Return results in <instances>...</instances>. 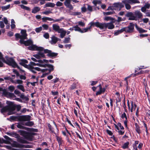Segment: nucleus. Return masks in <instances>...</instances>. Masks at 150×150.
<instances>
[{
  "label": "nucleus",
  "instance_id": "f257e3e1",
  "mask_svg": "<svg viewBox=\"0 0 150 150\" xmlns=\"http://www.w3.org/2000/svg\"><path fill=\"white\" fill-rule=\"evenodd\" d=\"M28 49L30 50L43 51L45 53H47V56L50 58L54 59L57 57L58 53L52 52L51 50L47 49H45L44 48L41 47H38L36 45H32L28 47Z\"/></svg>",
  "mask_w": 150,
  "mask_h": 150
},
{
  "label": "nucleus",
  "instance_id": "f03ea898",
  "mask_svg": "<svg viewBox=\"0 0 150 150\" xmlns=\"http://www.w3.org/2000/svg\"><path fill=\"white\" fill-rule=\"evenodd\" d=\"M31 117L29 115H22L17 116H11L10 119L12 120L20 122L30 121Z\"/></svg>",
  "mask_w": 150,
  "mask_h": 150
},
{
  "label": "nucleus",
  "instance_id": "7ed1b4c3",
  "mask_svg": "<svg viewBox=\"0 0 150 150\" xmlns=\"http://www.w3.org/2000/svg\"><path fill=\"white\" fill-rule=\"evenodd\" d=\"M21 35H20L19 33H17L15 34L16 40H18L19 39L20 40H25L27 39L28 38L27 36V34L26 33V30H22L21 32Z\"/></svg>",
  "mask_w": 150,
  "mask_h": 150
},
{
  "label": "nucleus",
  "instance_id": "20e7f679",
  "mask_svg": "<svg viewBox=\"0 0 150 150\" xmlns=\"http://www.w3.org/2000/svg\"><path fill=\"white\" fill-rule=\"evenodd\" d=\"M122 2L125 5V8L127 10H129L131 8V6L129 4H132L136 3H139L140 1L137 0H123Z\"/></svg>",
  "mask_w": 150,
  "mask_h": 150
},
{
  "label": "nucleus",
  "instance_id": "39448f33",
  "mask_svg": "<svg viewBox=\"0 0 150 150\" xmlns=\"http://www.w3.org/2000/svg\"><path fill=\"white\" fill-rule=\"evenodd\" d=\"M18 132L20 133V135L23 136L25 139L30 141L32 140V138L31 137L30 132L22 130H19Z\"/></svg>",
  "mask_w": 150,
  "mask_h": 150
},
{
  "label": "nucleus",
  "instance_id": "423d86ee",
  "mask_svg": "<svg viewBox=\"0 0 150 150\" xmlns=\"http://www.w3.org/2000/svg\"><path fill=\"white\" fill-rule=\"evenodd\" d=\"M134 24L132 23H129V25L126 27H124V31L126 33H131L134 32Z\"/></svg>",
  "mask_w": 150,
  "mask_h": 150
},
{
  "label": "nucleus",
  "instance_id": "0eeeda50",
  "mask_svg": "<svg viewBox=\"0 0 150 150\" xmlns=\"http://www.w3.org/2000/svg\"><path fill=\"white\" fill-rule=\"evenodd\" d=\"M6 64L9 66H11L14 68H16L18 65L13 58L11 57L8 58V57H7Z\"/></svg>",
  "mask_w": 150,
  "mask_h": 150
},
{
  "label": "nucleus",
  "instance_id": "6e6552de",
  "mask_svg": "<svg viewBox=\"0 0 150 150\" xmlns=\"http://www.w3.org/2000/svg\"><path fill=\"white\" fill-rule=\"evenodd\" d=\"M6 103L8 105V111L12 112L16 110L15 105L13 103L9 101H7Z\"/></svg>",
  "mask_w": 150,
  "mask_h": 150
},
{
  "label": "nucleus",
  "instance_id": "1a4fd4ad",
  "mask_svg": "<svg viewBox=\"0 0 150 150\" xmlns=\"http://www.w3.org/2000/svg\"><path fill=\"white\" fill-rule=\"evenodd\" d=\"M101 29H106L108 28V29H112L114 28V25L111 23H102Z\"/></svg>",
  "mask_w": 150,
  "mask_h": 150
},
{
  "label": "nucleus",
  "instance_id": "9d476101",
  "mask_svg": "<svg viewBox=\"0 0 150 150\" xmlns=\"http://www.w3.org/2000/svg\"><path fill=\"white\" fill-rule=\"evenodd\" d=\"M108 85H105V88H102V85L101 84H100L98 86H97L98 87H99V90L96 93V96L98 95H100L102 93H104L105 90L106 89V88L108 87Z\"/></svg>",
  "mask_w": 150,
  "mask_h": 150
},
{
  "label": "nucleus",
  "instance_id": "9b49d317",
  "mask_svg": "<svg viewBox=\"0 0 150 150\" xmlns=\"http://www.w3.org/2000/svg\"><path fill=\"white\" fill-rule=\"evenodd\" d=\"M24 40H20L19 42L21 44H24L26 46H28L33 44V42L31 40L28 39L26 41H24Z\"/></svg>",
  "mask_w": 150,
  "mask_h": 150
},
{
  "label": "nucleus",
  "instance_id": "f8f14e48",
  "mask_svg": "<svg viewBox=\"0 0 150 150\" xmlns=\"http://www.w3.org/2000/svg\"><path fill=\"white\" fill-rule=\"evenodd\" d=\"M125 16L129 17V20H137V18L135 16H134L132 13L131 12H128L126 15Z\"/></svg>",
  "mask_w": 150,
  "mask_h": 150
},
{
  "label": "nucleus",
  "instance_id": "ddd939ff",
  "mask_svg": "<svg viewBox=\"0 0 150 150\" xmlns=\"http://www.w3.org/2000/svg\"><path fill=\"white\" fill-rule=\"evenodd\" d=\"M89 24L90 25L89 27H91V28L92 27H94L95 26L98 28H99L101 29L102 27V23H100L98 22H97L96 23L94 22L93 21L91 22Z\"/></svg>",
  "mask_w": 150,
  "mask_h": 150
},
{
  "label": "nucleus",
  "instance_id": "4468645a",
  "mask_svg": "<svg viewBox=\"0 0 150 150\" xmlns=\"http://www.w3.org/2000/svg\"><path fill=\"white\" fill-rule=\"evenodd\" d=\"M71 1L70 0H65L64 2L65 6L67 8H69L70 10H73V7L72 5L71 4Z\"/></svg>",
  "mask_w": 150,
  "mask_h": 150
},
{
  "label": "nucleus",
  "instance_id": "2eb2a0df",
  "mask_svg": "<svg viewBox=\"0 0 150 150\" xmlns=\"http://www.w3.org/2000/svg\"><path fill=\"white\" fill-rule=\"evenodd\" d=\"M113 7L116 8H120L119 10H120L122 8L124 7V5L122 3L120 2L114 3L113 4Z\"/></svg>",
  "mask_w": 150,
  "mask_h": 150
},
{
  "label": "nucleus",
  "instance_id": "dca6fc26",
  "mask_svg": "<svg viewBox=\"0 0 150 150\" xmlns=\"http://www.w3.org/2000/svg\"><path fill=\"white\" fill-rule=\"evenodd\" d=\"M135 26L136 29L139 31V33H146L147 31V30H145L142 28L139 27L136 24L135 25Z\"/></svg>",
  "mask_w": 150,
  "mask_h": 150
},
{
  "label": "nucleus",
  "instance_id": "f3484780",
  "mask_svg": "<svg viewBox=\"0 0 150 150\" xmlns=\"http://www.w3.org/2000/svg\"><path fill=\"white\" fill-rule=\"evenodd\" d=\"M134 15L137 18H140L143 16L142 14L139 11L137 10L135 11Z\"/></svg>",
  "mask_w": 150,
  "mask_h": 150
},
{
  "label": "nucleus",
  "instance_id": "a211bd4d",
  "mask_svg": "<svg viewBox=\"0 0 150 150\" xmlns=\"http://www.w3.org/2000/svg\"><path fill=\"white\" fill-rule=\"evenodd\" d=\"M134 125L135 127V130L139 134H140L141 133V131L140 126L138 125L137 123H135Z\"/></svg>",
  "mask_w": 150,
  "mask_h": 150
},
{
  "label": "nucleus",
  "instance_id": "6ab92c4d",
  "mask_svg": "<svg viewBox=\"0 0 150 150\" xmlns=\"http://www.w3.org/2000/svg\"><path fill=\"white\" fill-rule=\"evenodd\" d=\"M17 141L18 142L20 143H21L23 144H28L29 142H28L27 141L25 140L23 138H22L21 137H19L17 139Z\"/></svg>",
  "mask_w": 150,
  "mask_h": 150
},
{
  "label": "nucleus",
  "instance_id": "aec40b11",
  "mask_svg": "<svg viewBox=\"0 0 150 150\" xmlns=\"http://www.w3.org/2000/svg\"><path fill=\"white\" fill-rule=\"evenodd\" d=\"M58 41V38L54 36H53L52 38V40L50 41V43L52 44H55Z\"/></svg>",
  "mask_w": 150,
  "mask_h": 150
},
{
  "label": "nucleus",
  "instance_id": "412c9836",
  "mask_svg": "<svg viewBox=\"0 0 150 150\" xmlns=\"http://www.w3.org/2000/svg\"><path fill=\"white\" fill-rule=\"evenodd\" d=\"M15 124H17L16 125L17 127L20 129H22L26 130L27 129V127L23 126L22 125L23 124V123H16ZM22 125H23L22 124Z\"/></svg>",
  "mask_w": 150,
  "mask_h": 150
},
{
  "label": "nucleus",
  "instance_id": "4be33fe9",
  "mask_svg": "<svg viewBox=\"0 0 150 150\" xmlns=\"http://www.w3.org/2000/svg\"><path fill=\"white\" fill-rule=\"evenodd\" d=\"M40 10V8L39 7L35 6L32 9V13H36L39 11Z\"/></svg>",
  "mask_w": 150,
  "mask_h": 150
},
{
  "label": "nucleus",
  "instance_id": "5701e85b",
  "mask_svg": "<svg viewBox=\"0 0 150 150\" xmlns=\"http://www.w3.org/2000/svg\"><path fill=\"white\" fill-rule=\"evenodd\" d=\"M56 138L57 140V141L58 143L59 144V146H60L62 144V142L63 141L62 140V137H59L58 136H56Z\"/></svg>",
  "mask_w": 150,
  "mask_h": 150
},
{
  "label": "nucleus",
  "instance_id": "b1692460",
  "mask_svg": "<svg viewBox=\"0 0 150 150\" xmlns=\"http://www.w3.org/2000/svg\"><path fill=\"white\" fill-rule=\"evenodd\" d=\"M47 67L49 68V69H48L49 74L50 73L51 71H54V66L50 64H48Z\"/></svg>",
  "mask_w": 150,
  "mask_h": 150
},
{
  "label": "nucleus",
  "instance_id": "393cba45",
  "mask_svg": "<svg viewBox=\"0 0 150 150\" xmlns=\"http://www.w3.org/2000/svg\"><path fill=\"white\" fill-rule=\"evenodd\" d=\"M28 63V61L25 59H20V61L19 62V64L21 66H23L24 64H27Z\"/></svg>",
  "mask_w": 150,
  "mask_h": 150
},
{
  "label": "nucleus",
  "instance_id": "a878e982",
  "mask_svg": "<svg viewBox=\"0 0 150 150\" xmlns=\"http://www.w3.org/2000/svg\"><path fill=\"white\" fill-rule=\"evenodd\" d=\"M55 6V4L53 3L48 2L45 4V7H54Z\"/></svg>",
  "mask_w": 150,
  "mask_h": 150
},
{
  "label": "nucleus",
  "instance_id": "bb28decb",
  "mask_svg": "<svg viewBox=\"0 0 150 150\" xmlns=\"http://www.w3.org/2000/svg\"><path fill=\"white\" fill-rule=\"evenodd\" d=\"M60 27L59 25L56 24H53L52 25L53 29L55 31L57 32L59 29Z\"/></svg>",
  "mask_w": 150,
  "mask_h": 150
},
{
  "label": "nucleus",
  "instance_id": "cd10ccee",
  "mask_svg": "<svg viewBox=\"0 0 150 150\" xmlns=\"http://www.w3.org/2000/svg\"><path fill=\"white\" fill-rule=\"evenodd\" d=\"M92 3L94 6H96L97 4H100L101 3V2L100 0H93L92 1Z\"/></svg>",
  "mask_w": 150,
  "mask_h": 150
},
{
  "label": "nucleus",
  "instance_id": "c85d7f7f",
  "mask_svg": "<svg viewBox=\"0 0 150 150\" xmlns=\"http://www.w3.org/2000/svg\"><path fill=\"white\" fill-rule=\"evenodd\" d=\"M23 125L31 127L34 125V123L32 121H28L25 123V124H22Z\"/></svg>",
  "mask_w": 150,
  "mask_h": 150
},
{
  "label": "nucleus",
  "instance_id": "c756f323",
  "mask_svg": "<svg viewBox=\"0 0 150 150\" xmlns=\"http://www.w3.org/2000/svg\"><path fill=\"white\" fill-rule=\"evenodd\" d=\"M124 30L123 28H122L120 30L115 31L114 32V35H118L119 34L124 32Z\"/></svg>",
  "mask_w": 150,
  "mask_h": 150
},
{
  "label": "nucleus",
  "instance_id": "7c9ffc66",
  "mask_svg": "<svg viewBox=\"0 0 150 150\" xmlns=\"http://www.w3.org/2000/svg\"><path fill=\"white\" fill-rule=\"evenodd\" d=\"M20 6L22 9L24 10L29 11H30V9L29 7L25 6L23 4H21L20 5Z\"/></svg>",
  "mask_w": 150,
  "mask_h": 150
},
{
  "label": "nucleus",
  "instance_id": "2f4dec72",
  "mask_svg": "<svg viewBox=\"0 0 150 150\" xmlns=\"http://www.w3.org/2000/svg\"><path fill=\"white\" fill-rule=\"evenodd\" d=\"M47 125L50 130V131L52 133L56 134L55 132L54 131V128L52 127L50 123H48Z\"/></svg>",
  "mask_w": 150,
  "mask_h": 150
},
{
  "label": "nucleus",
  "instance_id": "473e14b6",
  "mask_svg": "<svg viewBox=\"0 0 150 150\" xmlns=\"http://www.w3.org/2000/svg\"><path fill=\"white\" fill-rule=\"evenodd\" d=\"M76 84L75 83H73L69 88V89L70 91H71L74 90L76 88Z\"/></svg>",
  "mask_w": 150,
  "mask_h": 150
},
{
  "label": "nucleus",
  "instance_id": "72a5a7b5",
  "mask_svg": "<svg viewBox=\"0 0 150 150\" xmlns=\"http://www.w3.org/2000/svg\"><path fill=\"white\" fill-rule=\"evenodd\" d=\"M74 30L76 31H79L81 33L83 32L81 31V28L78 27L77 25L74 26Z\"/></svg>",
  "mask_w": 150,
  "mask_h": 150
},
{
  "label": "nucleus",
  "instance_id": "f704fd0d",
  "mask_svg": "<svg viewBox=\"0 0 150 150\" xmlns=\"http://www.w3.org/2000/svg\"><path fill=\"white\" fill-rule=\"evenodd\" d=\"M26 130L28 131L32 132H37L38 131L37 129H35L33 128H30L27 127Z\"/></svg>",
  "mask_w": 150,
  "mask_h": 150
},
{
  "label": "nucleus",
  "instance_id": "c9c22d12",
  "mask_svg": "<svg viewBox=\"0 0 150 150\" xmlns=\"http://www.w3.org/2000/svg\"><path fill=\"white\" fill-rule=\"evenodd\" d=\"M7 111H8V108L7 105L2 108L1 110V111L2 113L5 112Z\"/></svg>",
  "mask_w": 150,
  "mask_h": 150
},
{
  "label": "nucleus",
  "instance_id": "e433bc0d",
  "mask_svg": "<svg viewBox=\"0 0 150 150\" xmlns=\"http://www.w3.org/2000/svg\"><path fill=\"white\" fill-rule=\"evenodd\" d=\"M20 97L23 100H25L26 101H28L29 100V98H28L25 96L24 94H21L20 96Z\"/></svg>",
  "mask_w": 150,
  "mask_h": 150
},
{
  "label": "nucleus",
  "instance_id": "4c0bfd02",
  "mask_svg": "<svg viewBox=\"0 0 150 150\" xmlns=\"http://www.w3.org/2000/svg\"><path fill=\"white\" fill-rule=\"evenodd\" d=\"M129 144V142H126L123 144L122 146V148L123 149L128 148Z\"/></svg>",
  "mask_w": 150,
  "mask_h": 150
},
{
  "label": "nucleus",
  "instance_id": "58836bf2",
  "mask_svg": "<svg viewBox=\"0 0 150 150\" xmlns=\"http://www.w3.org/2000/svg\"><path fill=\"white\" fill-rule=\"evenodd\" d=\"M41 51H39L38 53L40 57V58L42 57L43 58H46L45 57V56L44 54L45 53H44V52L43 53Z\"/></svg>",
  "mask_w": 150,
  "mask_h": 150
},
{
  "label": "nucleus",
  "instance_id": "ea45409f",
  "mask_svg": "<svg viewBox=\"0 0 150 150\" xmlns=\"http://www.w3.org/2000/svg\"><path fill=\"white\" fill-rule=\"evenodd\" d=\"M17 88L18 89L21 90L23 92H25V89H24V88L23 86L22 85H18L17 86Z\"/></svg>",
  "mask_w": 150,
  "mask_h": 150
},
{
  "label": "nucleus",
  "instance_id": "a19ab883",
  "mask_svg": "<svg viewBox=\"0 0 150 150\" xmlns=\"http://www.w3.org/2000/svg\"><path fill=\"white\" fill-rule=\"evenodd\" d=\"M10 6V4L6 6H1V8L2 11H4L9 9Z\"/></svg>",
  "mask_w": 150,
  "mask_h": 150
},
{
  "label": "nucleus",
  "instance_id": "79ce46f5",
  "mask_svg": "<svg viewBox=\"0 0 150 150\" xmlns=\"http://www.w3.org/2000/svg\"><path fill=\"white\" fill-rule=\"evenodd\" d=\"M115 13V12L114 11H112V12L109 11L107 12H104L103 14L104 15H111L112 14Z\"/></svg>",
  "mask_w": 150,
  "mask_h": 150
},
{
  "label": "nucleus",
  "instance_id": "37998d69",
  "mask_svg": "<svg viewBox=\"0 0 150 150\" xmlns=\"http://www.w3.org/2000/svg\"><path fill=\"white\" fill-rule=\"evenodd\" d=\"M70 38L69 37L66 38H65L64 40L63 41L64 43H67L69 42Z\"/></svg>",
  "mask_w": 150,
  "mask_h": 150
},
{
  "label": "nucleus",
  "instance_id": "c03bdc74",
  "mask_svg": "<svg viewBox=\"0 0 150 150\" xmlns=\"http://www.w3.org/2000/svg\"><path fill=\"white\" fill-rule=\"evenodd\" d=\"M64 19V17H60L59 18L56 20H54V19L53 22H59V21H62V20Z\"/></svg>",
  "mask_w": 150,
  "mask_h": 150
},
{
  "label": "nucleus",
  "instance_id": "a18cd8bd",
  "mask_svg": "<svg viewBox=\"0 0 150 150\" xmlns=\"http://www.w3.org/2000/svg\"><path fill=\"white\" fill-rule=\"evenodd\" d=\"M30 66L32 67H33V66H38L39 67L40 64L39 63H35L34 62H30Z\"/></svg>",
  "mask_w": 150,
  "mask_h": 150
},
{
  "label": "nucleus",
  "instance_id": "49530a36",
  "mask_svg": "<svg viewBox=\"0 0 150 150\" xmlns=\"http://www.w3.org/2000/svg\"><path fill=\"white\" fill-rule=\"evenodd\" d=\"M91 27H88L84 28L83 30H82L81 31L83 32L81 33H84L86 32H87L88 30H90L91 29Z\"/></svg>",
  "mask_w": 150,
  "mask_h": 150
},
{
  "label": "nucleus",
  "instance_id": "de8ad7c7",
  "mask_svg": "<svg viewBox=\"0 0 150 150\" xmlns=\"http://www.w3.org/2000/svg\"><path fill=\"white\" fill-rule=\"evenodd\" d=\"M42 30V28L41 27L36 28L35 29V31L36 32L38 33L40 32Z\"/></svg>",
  "mask_w": 150,
  "mask_h": 150
},
{
  "label": "nucleus",
  "instance_id": "09e8293b",
  "mask_svg": "<svg viewBox=\"0 0 150 150\" xmlns=\"http://www.w3.org/2000/svg\"><path fill=\"white\" fill-rule=\"evenodd\" d=\"M30 71L34 74H36L37 72L35 71V70H34V67H30V69L29 70Z\"/></svg>",
  "mask_w": 150,
  "mask_h": 150
},
{
  "label": "nucleus",
  "instance_id": "8fccbe9b",
  "mask_svg": "<svg viewBox=\"0 0 150 150\" xmlns=\"http://www.w3.org/2000/svg\"><path fill=\"white\" fill-rule=\"evenodd\" d=\"M121 117L122 119H124V118L125 119V120H127V115L125 112H124L122 114Z\"/></svg>",
  "mask_w": 150,
  "mask_h": 150
},
{
  "label": "nucleus",
  "instance_id": "3c124183",
  "mask_svg": "<svg viewBox=\"0 0 150 150\" xmlns=\"http://www.w3.org/2000/svg\"><path fill=\"white\" fill-rule=\"evenodd\" d=\"M113 19V18L110 16L106 17L105 18V20L106 21H108L109 20L112 21Z\"/></svg>",
  "mask_w": 150,
  "mask_h": 150
},
{
  "label": "nucleus",
  "instance_id": "603ef678",
  "mask_svg": "<svg viewBox=\"0 0 150 150\" xmlns=\"http://www.w3.org/2000/svg\"><path fill=\"white\" fill-rule=\"evenodd\" d=\"M134 102L132 101L131 102V108H130L129 110L131 112H132L133 111V109L134 108Z\"/></svg>",
  "mask_w": 150,
  "mask_h": 150
},
{
  "label": "nucleus",
  "instance_id": "864d4df0",
  "mask_svg": "<svg viewBox=\"0 0 150 150\" xmlns=\"http://www.w3.org/2000/svg\"><path fill=\"white\" fill-rule=\"evenodd\" d=\"M15 107L17 111H19L21 108V106L20 105H15Z\"/></svg>",
  "mask_w": 150,
  "mask_h": 150
},
{
  "label": "nucleus",
  "instance_id": "5fc2aeb1",
  "mask_svg": "<svg viewBox=\"0 0 150 150\" xmlns=\"http://www.w3.org/2000/svg\"><path fill=\"white\" fill-rule=\"evenodd\" d=\"M66 33V31H65L63 32V33H61L60 35V37L62 38H63L65 36Z\"/></svg>",
  "mask_w": 150,
  "mask_h": 150
},
{
  "label": "nucleus",
  "instance_id": "6e6d98bb",
  "mask_svg": "<svg viewBox=\"0 0 150 150\" xmlns=\"http://www.w3.org/2000/svg\"><path fill=\"white\" fill-rule=\"evenodd\" d=\"M13 134L12 136L13 137H15L17 138V139L18 138V137H20L19 135L18 134H17L15 132H13V134Z\"/></svg>",
  "mask_w": 150,
  "mask_h": 150
},
{
  "label": "nucleus",
  "instance_id": "4d7b16f0",
  "mask_svg": "<svg viewBox=\"0 0 150 150\" xmlns=\"http://www.w3.org/2000/svg\"><path fill=\"white\" fill-rule=\"evenodd\" d=\"M8 89L10 91L12 92L13 91L15 88L13 86H10L8 87Z\"/></svg>",
  "mask_w": 150,
  "mask_h": 150
},
{
  "label": "nucleus",
  "instance_id": "13d9d810",
  "mask_svg": "<svg viewBox=\"0 0 150 150\" xmlns=\"http://www.w3.org/2000/svg\"><path fill=\"white\" fill-rule=\"evenodd\" d=\"M23 66L25 68L28 69L29 70L30 69V67H31V66H30V63L28 65H27L26 64H24Z\"/></svg>",
  "mask_w": 150,
  "mask_h": 150
},
{
  "label": "nucleus",
  "instance_id": "bf43d9fd",
  "mask_svg": "<svg viewBox=\"0 0 150 150\" xmlns=\"http://www.w3.org/2000/svg\"><path fill=\"white\" fill-rule=\"evenodd\" d=\"M87 9L90 12L93 11L92 6L89 5H88Z\"/></svg>",
  "mask_w": 150,
  "mask_h": 150
},
{
  "label": "nucleus",
  "instance_id": "052dcab7",
  "mask_svg": "<svg viewBox=\"0 0 150 150\" xmlns=\"http://www.w3.org/2000/svg\"><path fill=\"white\" fill-rule=\"evenodd\" d=\"M42 26L43 27L44 30H47L48 28V26L47 24H43Z\"/></svg>",
  "mask_w": 150,
  "mask_h": 150
},
{
  "label": "nucleus",
  "instance_id": "680f3d73",
  "mask_svg": "<svg viewBox=\"0 0 150 150\" xmlns=\"http://www.w3.org/2000/svg\"><path fill=\"white\" fill-rule=\"evenodd\" d=\"M56 5L57 6H61L63 5V3L59 1H58L56 3Z\"/></svg>",
  "mask_w": 150,
  "mask_h": 150
},
{
  "label": "nucleus",
  "instance_id": "e2e57ef3",
  "mask_svg": "<svg viewBox=\"0 0 150 150\" xmlns=\"http://www.w3.org/2000/svg\"><path fill=\"white\" fill-rule=\"evenodd\" d=\"M125 20V18L122 19L121 17H118L117 18V21L118 22H120L122 21H124Z\"/></svg>",
  "mask_w": 150,
  "mask_h": 150
},
{
  "label": "nucleus",
  "instance_id": "0e129e2a",
  "mask_svg": "<svg viewBox=\"0 0 150 150\" xmlns=\"http://www.w3.org/2000/svg\"><path fill=\"white\" fill-rule=\"evenodd\" d=\"M81 10L82 13H84L86 11L87 9L86 7L83 6L81 8Z\"/></svg>",
  "mask_w": 150,
  "mask_h": 150
},
{
  "label": "nucleus",
  "instance_id": "69168bd1",
  "mask_svg": "<svg viewBox=\"0 0 150 150\" xmlns=\"http://www.w3.org/2000/svg\"><path fill=\"white\" fill-rule=\"evenodd\" d=\"M106 132L110 136H112L113 135V133L111 131L108 129L106 130Z\"/></svg>",
  "mask_w": 150,
  "mask_h": 150
},
{
  "label": "nucleus",
  "instance_id": "338daca9",
  "mask_svg": "<svg viewBox=\"0 0 150 150\" xmlns=\"http://www.w3.org/2000/svg\"><path fill=\"white\" fill-rule=\"evenodd\" d=\"M44 37L46 39H48L49 38V35L48 33H45L43 35Z\"/></svg>",
  "mask_w": 150,
  "mask_h": 150
},
{
  "label": "nucleus",
  "instance_id": "774afa93",
  "mask_svg": "<svg viewBox=\"0 0 150 150\" xmlns=\"http://www.w3.org/2000/svg\"><path fill=\"white\" fill-rule=\"evenodd\" d=\"M3 91V93L5 96H8V92H7L6 90L4 89Z\"/></svg>",
  "mask_w": 150,
  "mask_h": 150
}]
</instances>
